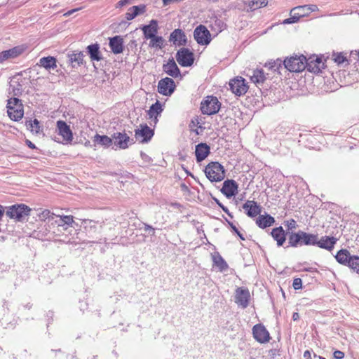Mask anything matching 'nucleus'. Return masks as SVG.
Wrapping results in <instances>:
<instances>
[{"mask_svg": "<svg viewBox=\"0 0 359 359\" xmlns=\"http://www.w3.org/2000/svg\"><path fill=\"white\" fill-rule=\"evenodd\" d=\"M267 0H252L249 2V7L252 11L264 7L267 5Z\"/></svg>", "mask_w": 359, "mask_h": 359, "instance_id": "37998d69", "label": "nucleus"}, {"mask_svg": "<svg viewBox=\"0 0 359 359\" xmlns=\"http://www.w3.org/2000/svg\"><path fill=\"white\" fill-rule=\"evenodd\" d=\"M86 53L89 55L91 61H101L103 57L100 50L98 43H93L86 47Z\"/></svg>", "mask_w": 359, "mask_h": 359, "instance_id": "b1692460", "label": "nucleus"}, {"mask_svg": "<svg viewBox=\"0 0 359 359\" xmlns=\"http://www.w3.org/2000/svg\"><path fill=\"white\" fill-rule=\"evenodd\" d=\"M299 313H294L293 315H292V319L294 320H297V319H299Z\"/></svg>", "mask_w": 359, "mask_h": 359, "instance_id": "774afa93", "label": "nucleus"}, {"mask_svg": "<svg viewBox=\"0 0 359 359\" xmlns=\"http://www.w3.org/2000/svg\"><path fill=\"white\" fill-rule=\"evenodd\" d=\"M248 76L257 86H262L266 79L263 69H259L250 71Z\"/></svg>", "mask_w": 359, "mask_h": 359, "instance_id": "5701e85b", "label": "nucleus"}, {"mask_svg": "<svg viewBox=\"0 0 359 359\" xmlns=\"http://www.w3.org/2000/svg\"><path fill=\"white\" fill-rule=\"evenodd\" d=\"M55 217L57 218V219L55 220V222L59 226H65V223H63V221L62 220V216H61V215H55Z\"/></svg>", "mask_w": 359, "mask_h": 359, "instance_id": "6e6d98bb", "label": "nucleus"}, {"mask_svg": "<svg viewBox=\"0 0 359 359\" xmlns=\"http://www.w3.org/2000/svg\"><path fill=\"white\" fill-rule=\"evenodd\" d=\"M291 17L287 19H285L282 24L283 25H288V24H293L297 22L299 20L298 17L296 16L294 13L290 14Z\"/></svg>", "mask_w": 359, "mask_h": 359, "instance_id": "09e8293b", "label": "nucleus"}, {"mask_svg": "<svg viewBox=\"0 0 359 359\" xmlns=\"http://www.w3.org/2000/svg\"><path fill=\"white\" fill-rule=\"evenodd\" d=\"M31 208L25 204H18L10 206L6 211V215L18 222L24 221L29 215Z\"/></svg>", "mask_w": 359, "mask_h": 359, "instance_id": "20e7f679", "label": "nucleus"}, {"mask_svg": "<svg viewBox=\"0 0 359 359\" xmlns=\"http://www.w3.org/2000/svg\"><path fill=\"white\" fill-rule=\"evenodd\" d=\"M275 222V219L268 215L266 214L264 215H259V216L256 219L257 225L261 229H265L266 227L271 226Z\"/></svg>", "mask_w": 359, "mask_h": 359, "instance_id": "c85d7f7f", "label": "nucleus"}, {"mask_svg": "<svg viewBox=\"0 0 359 359\" xmlns=\"http://www.w3.org/2000/svg\"><path fill=\"white\" fill-rule=\"evenodd\" d=\"M213 262L220 271H224L228 269V264L219 255L213 257Z\"/></svg>", "mask_w": 359, "mask_h": 359, "instance_id": "ea45409f", "label": "nucleus"}, {"mask_svg": "<svg viewBox=\"0 0 359 359\" xmlns=\"http://www.w3.org/2000/svg\"><path fill=\"white\" fill-rule=\"evenodd\" d=\"M204 171L210 182H220L225 177V170L218 162H210L205 166Z\"/></svg>", "mask_w": 359, "mask_h": 359, "instance_id": "f03ea898", "label": "nucleus"}, {"mask_svg": "<svg viewBox=\"0 0 359 359\" xmlns=\"http://www.w3.org/2000/svg\"><path fill=\"white\" fill-rule=\"evenodd\" d=\"M25 50L23 46H15L9 50H4L0 53V63H3L4 61L15 58L20 55Z\"/></svg>", "mask_w": 359, "mask_h": 359, "instance_id": "a211bd4d", "label": "nucleus"}, {"mask_svg": "<svg viewBox=\"0 0 359 359\" xmlns=\"http://www.w3.org/2000/svg\"><path fill=\"white\" fill-rule=\"evenodd\" d=\"M229 225L230 226L231 230L236 233V234L238 233L239 231L238 228L231 222H228Z\"/></svg>", "mask_w": 359, "mask_h": 359, "instance_id": "bf43d9fd", "label": "nucleus"}, {"mask_svg": "<svg viewBox=\"0 0 359 359\" xmlns=\"http://www.w3.org/2000/svg\"><path fill=\"white\" fill-rule=\"evenodd\" d=\"M355 56L357 57L359 60V50L351 51V57H354Z\"/></svg>", "mask_w": 359, "mask_h": 359, "instance_id": "0e129e2a", "label": "nucleus"}, {"mask_svg": "<svg viewBox=\"0 0 359 359\" xmlns=\"http://www.w3.org/2000/svg\"><path fill=\"white\" fill-rule=\"evenodd\" d=\"M211 29L216 32H221L226 27L223 20L214 18L211 21Z\"/></svg>", "mask_w": 359, "mask_h": 359, "instance_id": "58836bf2", "label": "nucleus"}, {"mask_svg": "<svg viewBox=\"0 0 359 359\" xmlns=\"http://www.w3.org/2000/svg\"><path fill=\"white\" fill-rule=\"evenodd\" d=\"M78 9H73V10H70L69 11H67L65 15L66 16H69L70 15H72L73 13H74L76 11H77Z\"/></svg>", "mask_w": 359, "mask_h": 359, "instance_id": "338daca9", "label": "nucleus"}, {"mask_svg": "<svg viewBox=\"0 0 359 359\" xmlns=\"http://www.w3.org/2000/svg\"><path fill=\"white\" fill-rule=\"evenodd\" d=\"M347 266L359 274V257L353 255Z\"/></svg>", "mask_w": 359, "mask_h": 359, "instance_id": "79ce46f5", "label": "nucleus"}, {"mask_svg": "<svg viewBox=\"0 0 359 359\" xmlns=\"http://www.w3.org/2000/svg\"><path fill=\"white\" fill-rule=\"evenodd\" d=\"M20 85H18V87H13V95L14 96H19L21 94V90L20 88H19Z\"/></svg>", "mask_w": 359, "mask_h": 359, "instance_id": "13d9d810", "label": "nucleus"}, {"mask_svg": "<svg viewBox=\"0 0 359 359\" xmlns=\"http://www.w3.org/2000/svg\"><path fill=\"white\" fill-rule=\"evenodd\" d=\"M215 201L216 203L219 205V207H220L225 213H226L228 215L232 217V215L229 212V209L226 206H224L222 203H220L218 199L215 198Z\"/></svg>", "mask_w": 359, "mask_h": 359, "instance_id": "603ef678", "label": "nucleus"}, {"mask_svg": "<svg viewBox=\"0 0 359 359\" xmlns=\"http://www.w3.org/2000/svg\"><path fill=\"white\" fill-rule=\"evenodd\" d=\"M254 338L259 343L264 344L270 340V334L266 327L262 324H257L252 327Z\"/></svg>", "mask_w": 359, "mask_h": 359, "instance_id": "9d476101", "label": "nucleus"}, {"mask_svg": "<svg viewBox=\"0 0 359 359\" xmlns=\"http://www.w3.org/2000/svg\"><path fill=\"white\" fill-rule=\"evenodd\" d=\"M149 46L152 48H156L161 49L163 46V42L164 39L161 36H154V37H151L149 39Z\"/></svg>", "mask_w": 359, "mask_h": 359, "instance_id": "a19ab883", "label": "nucleus"}, {"mask_svg": "<svg viewBox=\"0 0 359 359\" xmlns=\"http://www.w3.org/2000/svg\"><path fill=\"white\" fill-rule=\"evenodd\" d=\"M333 356L335 359H342L344 357V352L337 350L333 353Z\"/></svg>", "mask_w": 359, "mask_h": 359, "instance_id": "5fc2aeb1", "label": "nucleus"}, {"mask_svg": "<svg viewBox=\"0 0 359 359\" xmlns=\"http://www.w3.org/2000/svg\"><path fill=\"white\" fill-rule=\"evenodd\" d=\"M132 0H120L116 5V8H121L128 4H130Z\"/></svg>", "mask_w": 359, "mask_h": 359, "instance_id": "4d7b16f0", "label": "nucleus"}, {"mask_svg": "<svg viewBox=\"0 0 359 359\" xmlns=\"http://www.w3.org/2000/svg\"><path fill=\"white\" fill-rule=\"evenodd\" d=\"M352 256L348 250L341 249L337 252L335 258L339 264L347 266Z\"/></svg>", "mask_w": 359, "mask_h": 359, "instance_id": "7c9ffc66", "label": "nucleus"}, {"mask_svg": "<svg viewBox=\"0 0 359 359\" xmlns=\"http://www.w3.org/2000/svg\"><path fill=\"white\" fill-rule=\"evenodd\" d=\"M55 215L52 213L48 210H43L39 215V219L43 221H46V219L54 220Z\"/></svg>", "mask_w": 359, "mask_h": 359, "instance_id": "a18cd8bd", "label": "nucleus"}, {"mask_svg": "<svg viewBox=\"0 0 359 359\" xmlns=\"http://www.w3.org/2000/svg\"><path fill=\"white\" fill-rule=\"evenodd\" d=\"M306 8H308V15L312 12L318 11V6L315 4H309V5H306Z\"/></svg>", "mask_w": 359, "mask_h": 359, "instance_id": "864d4df0", "label": "nucleus"}, {"mask_svg": "<svg viewBox=\"0 0 359 359\" xmlns=\"http://www.w3.org/2000/svg\"><path fill=\"white\" fill-rule=\"evenodd\" d=\"M303 231H299L297 233L291 232L289 234L288 241L290 246L296 248L298 245H302Z\"/></svg>", "mask_w": 359, "mask_h": 359, "instance_id": "c756f323", "label": "nucleus"}, {"mask_svg": "<svg viewBox=\"0 0 359 359\" xmlns=\"http://www.w3.org/2000/svg\"><path fill=\"white\" fill-rule=\"evenodd\" d=\"M238 185L233 180H226L224 182L222 193L227 198H231L235 196L238 192Z\"/></svg>", "mask_w": 359, "mask_h": 359, "instance_id": "f3484780", "label": "nucleus"}, {"mask_svg": "<svg viewBox=\"0 0 359 359\" xmlns=\"http://www.w3.org/2000/svg\"><path fill=\"white\" fill-rule=\"evenodd\" d=\"M145 39H149L156 35L158 32V22L151 20L149 25H144L142 28Z\"/></svg>", "mask_w": 359, "mask_h": 359, "instance_id": "393cba45", "label": "nucleus"}, {"mask_svg": "<svg viewBox=\"0 0 359 359\" xmlns=\"http://www.w3.org/2000/svg\"><path fill=\"white\" fill-rule=\"evenodd\" d=\"M194 37L200 45H208L211 41V35L209 30L202 25H198L194 29Z\"/></svg>", "mask_w": 359, "mask_h": 359, "instance_id": "0eeeda50", "label": "nucleus"}, {"mask_svg": "<svg viewBox=\"0 0 359 359\" xmlns=\"http://www.w3.org/2000/svg\"><path fill=\"white\" fill-rule=\"evenodd\" d=\"M169 41L177 46H185L187 39L185 33L181 29H175L169 36Z\"/></svg>", "mask_w": 359, "mask_h": 359, "instance_id": "dca6fc26", "label": "nucleus"}, {"mask_svg": "<svg viewBox=\"0 0 359 359\" xmlns=\"http://www.w3.org/2000/svg\"><path fill=\"white\" fill-rule=\"evenodd\" d=\"M273 238L277 241L278 246H282L286 239V233L282 226L276 227L272 229L271 233Z\"/></svg>", "mask_w": 359, "mask_h": 359, "instance_id": "cd10ccee", "label": "nucleus"}, {"mask_svg": "<svg viewBox=\"0 0 359 359\" xmlns=\"http://www.w3.org/2000/svg\"><path fill=\"white\" fill-rule=\"evenodd\" d=\"M265 67H269V69L273 72L280 73V70L284 68L283 61L281 59H277L273 61H269L266 63Z\"/></svg>", "mask_w": 359, "mask_h": 359, "instance_id": "e433bc0d", "label": "nucleus"}, {"mask_svg": "<svg viewBox=\"0 0 359 359\" xmlns=\"http://www.w3.org/2000/svg\"><path fill=\"white\" fill-rule=\"evenodd\" d=\"M337 239L333 236L330 237L327 236H322L320 239H317L316 245L318 247L331 251L336 244Z\"/></svg>", "mask_w": 359, "mask_h": 359, "instance_id": "412c9836", "label": "nucleus"}, {"mask_svg": "<svg viewBox=\"0 0 359 359\" xmlns=\"http://www.w3.org/2000/svg\"><path fill=\"white\" fill-rule=\"evenodd\" d=\"M62 220L63 221V223H65V224L67 226H72L74 223V217L71 215L62 216Z\"/></svg>", "mask_w": 359, "mask_h": 359, "instance_id": "8fccbe9b", "label": "nucleus"}, {"mask_svg": "<svg viewBox=\"0 0 359 359\" xmlns=\"http://www.w3.org/2000/svg\"><path fill=\"white\" fill-rule=\"evenodd\" d=\"M163 70L173 78L180 75V70L173 58L169 59L167 63L163 65Z\"/></svg>", "mask_w": 359, "mask_h": 359, "instance_id": "4be33fe9", "label": "nucleus"}, {"mask_svg": "<svg viewBox=\"0 0 359 359\" xmlns=\"http://www.w3.org/2000/svg\"><path fill=\"white\" fill-rule=\"evenodd\" d=\"M230 89L236 95L245 94L248 89V86L245 83V79L242 77L234 79L229 83Z\"/></svg>", "mask_w": 359, "mask_h": 359, "instance_id": "ddd939ff", "label": "nucleus"}, {"mask_svg": "<svg viewBox=\"0 0 359 359\" xmlns=\"http://www.w3.org/2000/svg\"><path fill=\"white\" fill-rule=\"evenodd\" d=\"M302 245H316L318 234H312L303 231Z\"/></svg>", "mask_w": 359, "mask_h": 359, "instance_id": "f704fd0d", "label": "nucleus"}, {"mask_svg": "<svg viewBox=\"0 0 359 359\" xmlns=\"http://www.w3.org/2000/svg\"><path fill=\"white\" fill-rule=\"evenodd\" d=\"M306 57L303 55H292L283 60L284 69L291 72H300L306 69Z\"/></svg>", "mask_w": 359, "mask_h": 359, "instance_id": "f257e3e1", "label": "nucleus"}, {"mask_svg": "<svg viewBox=\"0 0 359 359\" xmlns=\"http://www.w3.org/2000/svg\"><path fill=\"white\" fill-rule=\"evenodd\" d=\"M38 65L46 69H54L57 67L56 59L52 56L41 57L39 60Z\"/></svg>", "mask_w": 359, "mask_h": 359, "instance_id": "2f4dec72", "label": "nucleus"}, {"mask_svg": "<svg viewBox=\"0 0 359 359\" xmlns=\"http://www.w3.org/2000/svg\"><path fill=\"white\" fill-rule=\"evenodd\" d=\"M294 13L299 20L308 15V8L306 5L296 6L291 9L290 14Z\"/></svg>", "mask_w": 359, "mask_h": 359, "instance_id": "4c0bfd02", "label": "nucleus"}, {"mask_svg": "<svg viewBox=\"0 0 359 359\" xmlns=\"http://www.w3.org/2000/svg\"><path fill=\"white\" fill-rule=\"evenodd\" d=\"M176 60L182 67H190L194 64V55L189 48H182L176 53Z\"/></svg>", "mask_w": 359, "mask_h": 359, "instance_id": "423d86ee", "label": "nucleus"}, {"mask_svg": "<svg viewBox=\"0 0 359 359\" xmlns=\"http://www.w3.org/2000/svg\"><path fill=\"white\" fill-rule=\"evenodd\" d=\"M26 144L30 148V149H35L36 147L34 144H33L30 140H26Z\"/></svg>", "mask_w": 359, "mask_h": 359, "instance_id": "e2e57ef3", "label": "nucleus"}, {"mask_svg": "<svg viewBox=\"0 0 359 359\" xmlns=\"http://www.w3.org/2000/svg\"><path fill=\"white\" fill-rule=\"evenodd\" d=\"M109 46L114 54H120L123 50V39L121 36L109 38Z\"/></svg>", "mask_w": 359, "mask_h": 359, "instance_id": "aec40b11", "label": "nucleus"}, {"mask_svg": "<svg viewBox=\"0 0 359 359\" xmlns=\"http://www.w3.org/2000/svg\"><path fill=\"white\" fill-rule=\"evenodd\" d=\"M93 141L95 143L107 148L112 144L113 137L96 134L93 137Z\"/></svg>", "mask_w": 359, "mask_h": 359, "instance_id": "72a5a7b5", "label": "nucleus"}, {"mask_svg": "<svg viewBox=\"0 0 359 359\" xmlns=\"http://www.w3.org/2000/svg\"><path fill=\"white\" fill-rule=\"evenodd\" d=\"M57 130L58 135L62 137L63 142L69 143L72 141V131L65 121L61 120L57 121Z\"/></svg>", "mask_w": 359, "mask_h": 359, "instance_id": "f8f14e48", "label": "nucleus"}, {"mask_svg": "<svg viewBox=\"0 0 359 359\" xmlns=\"http://www.w3.org/2000/svg\"><path fill=\"white\" fill-rule=\"evenodd\" d=\"M154 135V130L151 129L147 124L140 125L139 128L135 130V137L141 143L148 142Z\"/></svg>", "mask_w": 359, "mask_h": 359, "instance_id": "6e6552de", "label": "nucleus"}, {"mask_svg": "<svg viewBox=\"0 0 359 359\" xmlns=\"http://www.w3.org/2000/svg\"><path fill=\"white\" fill-rule=\"evenodd\" d=\"M250 294L248 289L238 287L236 290L235 302L243 309L248 307L249 304Z\"/></svg>", "mask_w": 359, "mask_h": 359, "instance_id": "4468645a", "label": "nucleus"}, {"mask_svg": "<svg viewBox=\"0 0 359 359\" xmlns=\"http://www.w3.org/2000/svg\"><path fill=\"white\" fill-rule=\"evenodd\" d=\"M84 55L82 52H74L69 55V60L74 67L83 64Z\"/></svg>", "mask_w": 359, "mask_h": 359, "instance_id": "c9c22d12", "label": "nucleus"}, {"mask_svg": "<svg viewBox=\"0 0 359 359\" xmlns=\"http://www.w3.org/2000/svg\"><path fill=\"white\" fill-rule=\"evenodd\" d=\"M145 11V6H134L128 9V11L126 13V18L128 20H131L137 17L138 15L143 13Z\"/></svg>", "mask_w": 359, "mask_h": 359, "instance_id": "473e14b6", "label": "nucleus"}, {"mask_svg": "<svg viewBox=\"0 0 359 359\" xmlns=\"http://www.w3.org/2000/svg\"><path fill=\"white\" fill-rule=\"evenodd\" d=\"M332 58L337 64H342L346 60V57L341 53H333Z\"/></svg>", "mask_w": 359, "mask_h": 359, "instance_id": "49530a36", "label": "nucleus"}, {"mask_svg": "<svg viewBox=\"0 0 359 359\" xmlns=\"http://www.w3.org/2000/svg\"><path fill=\"white\" fill-rule=\"evenodd\" d=\"M112 137L114 144L121 149H126L134 143L133 140L125 133H114Z\"/></svg>", "mask_w": 359, "mask_h": 359, "instance_id": "1a4fd4ad", "label": "nucleus"}, {"mask_svg": "<svg viewBox=\"0 0 359 359\" xmlns=\"http://www.w3.org/2000/svg\"><path fill=\"white\" fill-rule=\"evenodd\" d=\"M6 107L8 115L11 119L18 121L23 117V105L19 98L13 97L8 100Z\"/></svg>", "mask_w": 359, "mask_h": 359, "instance_id": "7ed1b4c3", "label": "nucleus"}, {"mask_svg": "<svg viewBox=\"0 0 359 359\" xmlns=\"http://www.w3.org/2000/svg\"><path fill=\"white\" fill-rule=\"evenodd\" d=\"M323 67L324 63L320 57L313 56L310 57L308 60L306 59V68L309 72L318 74Z\"/></svg>", "mask_w": 359, "mask_h": 359, "instance_id": "2eb2a0df", "label": "nucleus"}, {"mask_svg": "<svg viewBox=\"0 0 359 359\" xmlns=\"http://www.w3.org/2000/svg\"><path fill=\"white\" fill-rule=\"evenodd\" d=\"M141 156H142V159H144V161L150 160V158L146 154H144L143 152H141Z\"/></svg>", "mask_w": 359, "mask_h": 359, "instance_id": "69168bd1", "label": "nucleus"}, {"mask_svg": "<svg viewBox=\"0 0 359 359\" xmlns=\"http://www.w3.org/2000/svg\"><path fill=\"white\" fill-rule=\"evenodd\" d=\"M246 215L250 217H255L260 214L261 206L254 201H247L243 205Z\"/></svg>", "mask_w": 359, "mask_h": 359, "instance_id": "6ab92c4d", "label": "nucleus"}, {"mask_svg": "<svg viewBox=\"0 0 359 359\" xmlns=\"http://www.w3.org/2000/svg\"><path fill=\"white\" fill-rule=\"evenodd\" d=\"M304 357L306 358V359H311V353L309 351H304Z\"/></svg>", "mask_w": 359, "mask_h": 359, "instance_id": "680f3d73", "label": "nucleus"}, {"mask_svg": "<svg viewBox=\"0 0 359 359\" xmlns=\"http://www.w3.org/2000/svg\"><path fill=\"white\" fill-rule=\"evenodd\" d=\"M27 126L30 128L32 133L36 134L40 132V123L39 121L35 118L33 121H30L27 123Z\"/></svg>", "mask_w": 359, "mask_h": 359, "instance_id": "c03bdc74", "label": "nucleus"}, {"mask_svg": "<svg viewBox=\"0 0 359 359\" xmlns=\"http://www.w3.org/2000/svg\"><path fill=\"white\" fill-rule=\"evenodd\" d=\"M284 225L287 226L288 231H292L297 229V224L294 219H290L284 222Z\"/></svg>", "mask_w": 359, "mask_h": 359, "instance_id": "de8ad7c7", "label": "nucleus"}, {"mask_svg": "<svg viewBox=\"0 0 359 359\" xmlns=\"http://www.w3.org/2000/svg\"><path fill=\"white\" fill-rule=\"evenodd\" d=\"M144 230L145 231H152V235H154L155 229L151 226L147 224H144Z\"/></svg>", "mask_w": 359, "mask_h": 359, "instance_id": "052dcab7", "label": "nucleus"}, {"mask_svg": "<svg viewBox=\"0 0 359 359\" xmlns=\"http://www.w3.org/2000/svg\"><path fill=\"white\" fill-rule=\"evenodd\" d=\"M162 105L158 101H156L153 104L148 110V116L154 124H156L158 122V116L162 112Z\"/></svg>", "mask_w": 359, "mask_h": 359, "instance_id": "bb28decb", "label": "nucleus"}, {"mask_svg": "<svg viewBox=\"0 0 359 359\" xmlns=\"http://www.w3.org/2000/svg\"><path fill=\"white\" fill-rule=\"evenodd\" d=\"M175 81L171 78L161 79L158 83V92L163 95H170L175 90Z\"/></svg>", "mask_w": 359, "mask_h": 359, "instance_id": "9b49d317", "label": "nucleus"}, {"mask_svg": "<svg viewBox=\"0 0 359 359\" xmlns=\"http://www.w3.org/2000/svg\"><path fill=\"white\" fill-rule=\"evenodd\" d=\"M210 147L205 143H200L196 146L195 155L197 162L203 161L210 154Z\"/></svg>", "mask_w": 359, "mask_h": 359, "instance_id": "a878e982", "label": "nucleus"}, {"mask_svg": "<svg viewBox=\"0 0 359 359\" xmlns=\"http://www.w3.org/2000/svg\"><path fill=\"white\" fill-rule=\"evenodd\" d=\"M292 286L294 290H299L302 288V280L299 278H294L293 280Z\"/></svg>", "mask_w": 359, "mask_h": 359, "instance_id": "3c124183", "label": "nucleus"}, {"mask_svg": "<svg viewBox=\"0 0 359 359\" xmlns=\"http://www.w3.org/2000/svg\"><path fill=\"white\" fill-rule=\"evenodd\" d=\"M221 104L216 97L208 96L201 104L202 114L212 115L217 113L220 109Z\"/></svg>", "mask_w": 359, "mask_h": 359, "instance_id": "39448f33", "label": "nucleus"}]
</instances>
